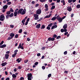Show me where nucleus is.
Returning <instances> with one entry per match:
<instances>
[{
	"instance_id": "4",
	"label": "nucleus",
	"mask_w": 80,
	"mask_h": 80,
	"mask_svg": "<svg viewBox=\"0 0 80 80\" xmlns=\"http://www.w3.org/2000/svg\"><path fill=\"white\" fill-rule=\"evenodd\" d=\"M42 12V10L41 9H38V10L36 11V13L37 14H38V15H40V14H41V13Z\"/></svg>"
},
{
	"instance_id": "31",
	"label": "nucleus",
	"mask_w": 80,
	"mask_h": 80,
	"mask_svg": "<svg viewBox=\"0 0 80 80\" xmlns=\"http://www.w3.org/2000/svg\"><path fill=\"white\" fill-rule=\"evenodd\" d=\"M22 31H23L22 29H20L19 30L18 33H22Z\"/></svg>"
},
{
	"instance_id": "47",
	"label": "nucleus",
	"mask_w": 80,
	"mask_h": 80,
	"mask_svg": "<svg viewBox=\"0 0 80 80\" xmlns=\"http://www.w3.org/2000/svg\"><path fill=\"white\" fill-rule=\"evenodd\" d=\"M24 80V78L23 77H21L20 78V79H19L18 80Z\"/></svg>"
},
{
	"instance_id": "28",
	"label": "nucleus",
	"mask_w": 80,
	"mask_h": 80,
	"mask_svg": "<svg viewBox=\"0 0 80 80\" xmlns=\"http://www.w3.org/2000/svg\"><path fill=\"white\" fill-rule=\"evenodd\" d=\"M12 76V78H17V76H16V75L15 74H13Z\"/></svg>"
},
{
	"instance_id": "48",
	"label": "nucleus",
	"mask_w": 80,
	"mask_h": 80,
	"mask_svg": "<svg viewBox=\"0 0 80 80\" xmlns=\"http://www.w3.org/2000/svg\"><path fill=\"white\" fill-rule=\"evenodd\" d=\"M11 28H13L14 27V25H11L10 26Z\"/></svg>"
},
{
	"instance_id": "11",
	"label": "nucleus",
	"mask_w": 80,
	"mask_h": 80,
	"mask_svg": "<svg viewBox=\"0 0 80 80\" xmlns=\"http://www.w3.org/2000/svg\"><path fill=\"white\" fill-rule=\"evenodd\" d=\"M67 31V29H61V32H62V33H63L64 32H66Z\"/></svg>"
},
{
	"instance_id": "54",
	"label": "nucleus",
	"mask_w": 80,
	"mask_h": 80,
	"mask_svg": "<svg viewBox=\"0 0 80 80\" xmlns=\"http://www.w3.org/2000/svg\"><path fill=\"white\" fill-rule=\"evenodd\" d=\"M41 55V54H40V53H38L37 54V56L38 57H40Z\"/></svg>"
},
{
	"instance_id": "59",
	"label": "nucleus",
	"mask_w": 80,
	"mask_h": 80,
	"mask_svg": "<svg viewBox=\"0 0 80 80\" xmlns=\"http://www.w3.org/2000/svg\"><path fill=\"white\" fill-rule=\"evenodd\" d=\"M25 20L23 19L22 21V23H25Z\"/></svg>"
},
{
	"instance_id": "38",
	"label": "nucleus",
	"mask_w": 80,
	"mask_h": 80,
	"mask_svg": "<svg viewBox=\"0 0 80 80\" xmlns=\"http://www.w3.org/2000/svg\"><path fill=\"white\" fill-rule=\"evenodd\" d=\"M18 34H16L15 36V38H18Z\"/></svg>"
},
{
	"instance_id": "36",
	"label": "nucleus",
	"mask_w": 80,
	"mask_h": 80,
	"mask_svg": "<svg viewBox=\"0 0 80 80\" xmlns=\"http://www.w3.org/2000/svg\"><path fill=\"white\" fill-rule=\"evenodd\" d=\"M12 37H8L7 38V40H11V39H12Z\"/></svg>"
},
{
	"instance_id": "39",
	"label": "nucleus",
	"mask_w": 80,
	"mask_h": 80,
	"mask_svg": "<svg viewBox=\"0 0 80 80\" xmlns=\"http://www.w3.org/2000/svg\"><path fill=\"white\" fill-rule=\"evenodd\" d=\"M53 37L55 38H57V35L56 34H54L53 35Z\"/></svg>"
},
{
	"instance_id": "53",
	"label": "nucleus",
	"mask_w": 80,
	"mask_h": 80,
	"mask_svg": "<svg viewBox=\"0 0 80 80\" xmlns=\"http://www.w3.org/2000/svg\"><path fill=\"white\" fill-rule=\"evenodd\" d=\"M38 6H39V4H37L35 6V7H38Z\"/></svg>"
},
{
	"instance_id": "50",
	"label": "nucleus",
	"mask_w": 80,
	"mask_h": 80,
	"mask_svg": "<svg viewBox=\"0 0 80 80\" xmlns=\"http://www.w3.org/2000/svg\"><path fill=\"white\" fill-rule=\"evenodd\" d=\"M68 3H72V0H68Z\"/></svg>"
},
{
	"instance_id": "10",
	"label": "nucleus",
	"mask_w": 80,
	"mask_h": 80,
	"mask_svg": "<svg viewBox=\"0 0 80 80\" xmlns=\"http://www.w3.org/2000/svg\"><path fill=\"white\" fill-rule=\"evenodd\" d=\"M45 7L46 8V9H45V11H48V6L47 5V4H46L45 5Z\"/></svg>"
},
{
	"instance_id": "40",
	"label": "nucleus",
	"mask_w": 80,
	"mask_h": 80,
	"mask_svg": "<svg viewBox=\"0 0 80 80\" xmlns=\"http://www.w3.org/2000/svg\"><path fill=\"white\" fill-rule=\"evenodd\" d=\"M22 67L20 66H19L18 67V69L20 70L21 69H22Z\"/></svg>"
},
{
	"instance_id": "43",
	"label": "nucleus",
	"mask_w": 80,
	"mask_h": 80,
	"mask_svg": "<svg viewBox=\"0 0 80 80\" xmlns=\"http://www.w3.org/2000/svg\"><path fill=\"white\" fill-rule=\"evenodd\" d=\"M3 43H4V41H2L0 43V45H3Z\"/></svg>"
},
{
	"instance_id": "14",
	"label": "nucleus",
	"mask_w": 80,
	"mask_h": 80,
	"mask_svg": "<svg viewBox=\"0 0 80 80\" xmlns=\"http://www.w3.org/2000/svg\"><path fill=\"white\" fill-rule=\"evenodd\" d=\"M5 58L6 59H8L9 57V54H6L5 55Z\"/></svg>"
},
{
	"instance_id": "33",
	"label": "nucleus",
	"mask_w": 80,
	"mask_h": 80,
	"mask_svg": "<svg viewBox=\"0 0 80 80\" xmlns=\"http://www.w3.org/2000/svg\"><path fill=\"white\" fill-rule=\"evenodd\" d=\"M77 8H80V4H78L76 6Z\"/></svg>"
},
{
	"instance_id": "51",
	"label": "nucleus",
	"mask_w": 80,
	"mask_h": 80,
	"mask_svg": "<svg viewBox=\"0 0 80 80\" xmlns=\"http://www.w3.org/2000/svg\"><path fill=\"white\" fill-rule=\"evenodd\" d=\"M27 40L28 42H29V41H30V38L28 37L27 38Z\"/></svg>"
},
{
	"instance_id": "9",
	"label": "nucleus",
	"mask_w": 80,
	"mask_h": 80,
	"mask_svg": "<svg viewBox=\"0 0 80 80\" xmlns=\"http://www.w3.org/2000/svg\"><path fill=\"white\" fill-rule=\"evenodd\" d=\"M27 77L28 78H31V79H33V77H32V74L30 73L28 74Z\"/></svg>"
},
{
	"instance_id": "7",
	"label": "nucleus",
	"mask_w": 80,
	"mask_h": 80,
	"mask_svg": "<svg viewBox=\"0 0 80 80\" xmlns=\"http://www.w3.org/2000/svg\"><path fill=\"white\" fill-rule=\"evenodd\" d=\"M26 9L24 8L21 12V15H25L26 13Z\"/></svg>"
},
{
	"instance_id": "44",
	"label": "nucleus",
	"mask_w": 80,
	"mask_h": 80,
	"mask_svg": "<svg viewBox=\"0 0 80 80\" xmlns=\"http://www.w3.org/2000/svg\"><path fill=\"white\" fill-rule=\"evenodd\" d=\"M60 38H61L60 36H59L57 37L56 38L57 39H60Z\"/></svg>"
},
{
	"instance_id": "19",
	"label": "nucleus",
	"mask_w": 80,
	"mask_h": 80,
	"mask_svg": "<svg viewBox=\"0 0 80 80\" xmlns=\"http://www.w3.org/2000/svg\"><path fill=\"white\" fill-rule=\"evenodd\" d=\"M7 62H5L4 63H2L1 64L2 66V67H4V66H5L6 65H7Z\"/></svg>"
},
{
	"instance_id": "49",
	"label": "nucleus",
	"mask_w": 80,
	"mask_h": 80,
	"mask_svg": "<svg viewBox=\"0 0 80 80\" xmlns=\"http://www.w3.org/2000/svg\"><path fill=\"white\" fill-rule=\"evenodd\" d=\"M48 41H52L51 38V37L49 38L48 39Z\"/></svg>"
},
{
	"instance_id": "20",
	"label": "nucleus",
	"mask_w": 80,
	"mask_h": 80,
	"mask_svg": "<svg viewBox=\"0 0 80 80\" xmlns=\"http://www.w3.org/2000/svg\"><path fill=\"white\" fill-rule=\"evenodd\" d=\"M8 8V6L7 5H5L3 7V9H7Z\"/></svg>"
},
{
	"instance_id": "25",
	"label": "nucleus",
	"mask_w": 80,
	"mask_h": 80,
	"mask_svg": "<svg viewBox=\"0 0 80 80\" xmlns=\"http://www.w3.org/2000/svg\"><path fill=\"white\" fill-rule=\"evenodd\" d=\"M56 19H57V17H55L52 18L51 19V20H52V21H54V20H56Z\"/></svg>"
},
{
	"instance_id": "12",
	"label": "nucleus",
	"mask_w": 80,
	"mask_h": 80,
	"mask_svg": "<svg viewBox=\"0 0 80 80\" xmlns=\"http://www.w3.org/2000/svg\"><path fill=\"white\" fill-rule=\"evenodd\" d=\"M41 26V24H38L36 26V28H40Z\"/></svg>"
},
{
	"instance_id": "15",
	"label": "nucleus",
	"mask_w": 80,
	"mask_h": 80,
	"mask_svg": "<svg viewBox=\"0 0 80 80\" xmlns=\"http://www.w3.org/2000/svg\"><path fill=\"white\" fill-rule=\"evenodd\" d=\"M63 29H67V24H65L63 26Z\"/></svg>"
},
{
	"instance_id": "6",
	"label": "nucleus",
	"mask_w": 80,
	"mask_h": 80,
	"mask_svg": "<svg viewBox=\"0 0 80 80\" xmlns=\"http://www.w3.org/2000/svg\"><path fill=\"white\" fill-rule=\"evenodd\" d=\"M18 48H21V49H22V50H23L24 49V48H23V47L22 46V44L20 43L19 45V46L18 47Z\"/></svg>"
},
{
	"instance_id": "24",
	"label": "nucleus",
	"mask_w": 80,
	"mask_h": 80,
	"mask_svg": "<svg viewBox=\"0 0 80 80\" xmlns=\"http://www.w3.org/2000/svg\"><path fill=\"white\" fill-rule=\"evenodd\" d=\"M14 17H17V14H18V12H17L16 11L14 13Z\"/></svg>"
},
{
	"instance_id": "22",
	"label": "nucleus",
	"mask_w": 80,
	"mask_h": 80,
	"mask_svg": "<svg viewBox=\"0 0 80 80\" xmlns=\"http://www.w3.org/2000/svg\"><path fill=\"white\" fill-rule=\"evenodd\" d=\"M45 28V25L43 24L41 27V29H44Z\"/></svg>"
},
{
	"instance_id": "21",
	"label": "nucleus",
	"mask_w": 80,
	"mask_h": 80,
	"mask_svg": "<svg viewBox=\"0 0 80 80\" xmlns=\"http://www.w3.org/2000/svg\"><path fill=\"white\" fill-rule=\"evenodd\" d=\"M21 60H22V58H18L17 59L16 61L18 62V63H20Z\"/></svg>"
},
{
	"instance_id": "45",
	"label": "nucleus",
	"mask_w": 80,
	"mask_h": 80,
	"mask_svg": "<svg viewBox=\"0 0 80 80\" xmlns=\"http://www.w3.org/2000/svg\"><path fill=\"white\" fill-rule=\"evenodd\" d=\"M42 20V18H41L39 20H38L37 22H40Z\"/></svg>"
},
{
	"instance_id": "58",
	"label": "nucleus",
	"mask_w": 80,
	"mask_h": 80,
	"mask_svg": "<svg viewBox=\"0 0 80 80\" xmlns=\"http://www.w3.org/2000/svg\"><path fill=\"white\" fill-rule=\"evenodd\" d=\"M42 68L43 70H45V67L44 66H42Z\"/></svg>"
},
{
	"instance_id": "57",
	"label": "nucleus",
	"mask_w": 80,
	"mask_h": 80,
	"mask_svg": "<svg viewBox=\"0 0 80 80\" xmlns=\"http://www.w3.org/2000/svg\"><path fill=\"white\" fill-rule=\"evenodd\" d=\"M55 38H51V41H54L55 40Z\"/></svg>"
},
{
	"instance_id": "8",
	"label": "nucleus",
	"mask_w": 80,
	"mask_h": 80,
	"mask_svg": "<svg viewBox=\"0 0 80 80\" xmlns=\"http://www.w3.org/2000/svg\"><path fill=\"white\" fill-rule=\"evenodd\" d=\"M67 10L69 11V12H71L72 10V7H68L67 8Z\"/></svg>"
},
{
	"instance_id": "16",
	"label": "nucleus",
	"mask_w": 80,
	"mask_h": 80,
	"mask_svg": "<svg viewBox=\"0 0 80 80\" xmlns=\"http://www.w3.org/2000/svg\"><path fill=\"white\" fill-rule=\"evenodd\" d=\"M57 27V25H54L51 28V30L53 29V28H56Z\"/></svg>"
},
{
	"instance_id": "37",
	"label": "nucleus",
	"mask_w": 80,
	"mask_h": 80,
	"mask_svg": "<svg viewBox=\"0 0 80 80\" xmlns=\"http://www.w3.org/2000/svg\"><path fill=\"white\" fill-rule=\"evenodd\" d=\"M8 18H9V15H7L6 16V19H8Z\"/></svg>"
},
{
	"instance_id": "23",
	"label": "nucleus",
	"mask_w": 80,
	"mask_h": 80,
	"mask_svg": "<svg viewBox=\"0 0 80 80\" xmlns=\"http://www.w3.org/2000/svg\"><path fill=\"white\" fill-rule=\"evenodd\" d=\"M61 3H63V5H65V0H61Z\"/></svg>"
},
{
	"instance_id": "18",
	"label": "nucleus",
	"mask_w": 80,
	"mask_h": 80,
	"mask_svg": "<svg viewBox=\"0 0 80 80\" xmlns=\"http://www.w3.org/2000/svg\"><path fill=\"white\" fill-rule=\"evenodd\" d=\"M52 15V14H50L48 16H46L44 18H50V17H51Z\"/></svg>"
},
{
	"instance_id": "56",
	"label": "nucleus",
	"mask_w": 80,
	"mask_h": 80,
	"mask_svg": "<svg viewBox=\"0 0 80 80\" xmlns=\"http://www.w3.org/2000/svg\"><path fill=\"white\" fill-rule=\"evenodd\" d=\"M51 76H52V74H49L48 75V78H50V77H51Z\"/></svg>"
},
{
	"instance_id": "55",
	"label": "nucleus",
	"mask_w": 80,
	"mask_h": 80,
	"mask_svg": "<svg viewBox=\"0 0 80 80\" xmlns=\"http://www.w3.org/2000/svg\"><path fill=\"white\" fill-rule=\"evenodd\" d=\"M38 64V62H36L35 63L34 65H37Z\"/></svg>"
},
{
	"instance_id": "52",
	"label": "nucleus",
	"mask_w": 80,
	"mask_h": 80,
	"mask_svg": "<svg viewBox=\"0 0 80 80\" xmlns=\"http://www.w3.org/2000/svg\"><path fill=\"white\" fill-rule=\"evenodd\" d=\"M28 62V60H26L24 61V63H27V62Z\"/></svg>"
},
{
	"instance_id": "41",
	"label": "nucleus",
	"mask_w": 80,
	"mask_h": 80,
	"mask_svg": "<svg viewBox=\"0 0 80 80\" xmlns=\"http://www.w3.org/2000/svg\"><path fill=\"white\" fill-rule=\"evenodd\" d=\"M11 3H12V2H7V5H10L11 4Z\"/></svg>"
},
{
	"instance_id": "13",
	"label": "nucleus",
	"mask_w": 80,
	"mask_h": 80,
	"mask_svg": "<svg viewBox=\"0 0 80 80\" xmlns=\"http://www.w3.org/2000/svg\"><path fill=\"white\" fill-rule=\"evenodd\" d=\"M7 47V45L6 44H3L2 46L0 45V48H5V47Z\"/></svg>"
},
{
	"instance_id": "27",
	"label": "nucleus",
	"mask_w": 80,
	"mask_h": 80,
	"mask_svg": "<svg viewBox=\"0 0 80 80\" xmlns=\"http://www.w3.org/2000/svg\"><path fill=\"white\" fill-rule=\"evenodd\" d=\"M18 52V50L17 49H16L14 51V53L17 55V52Z\"/></svg>"
},
{
	"instance_id": "62",
	"label": "nucleus",
	"mask_w": 80,
	"mask_h": 80,
	"mask_svg": "<svg viewBox=\"0 0 80 80\" xmlns=\"http://www.w3.org/2000/svg\"><path fill=\"white\" fill-rule=\"evenodd\" d=\"M5 11H6V9H4L2 10V13H4V12H5Z\"/></svg>"
},
{
	"instance_id": "2",
	"label": "nucleus",
	"mask_w": 80,
	"mask_h": 80,
	"mask_svg": "<svg viewBox=\"0 0 80 80\" xmlns=\"http://www.w3.org/2000/svg\"><path fill=\"white\" fill-rule=\"evenodd\" d=\"M33 16L34 17H35L34 19V20H38L39 19V18H38V15L34 14H33Z\"/></svg>"
},
{
	"instance_id": "46",
	"label": "nucleus",
	"mask_w": 80,
	"mask_h": 80,
	"mask_svg": "<svg viewBox=\"0 0 80 80\" xmlns=\"http://www.w3.org/2000/svg\"><path fill=\"white\" fill-rule=\"evenodd\" d=\"M17 55V54H15L14 53V54H13L12 55V57H15L16 56V55Z\"/></svg>"
},
{
	"instance_id": "63",
	"label": "nucleus",
	"mask_w": 80,
	"mask_h": 80,
	"mask_svg": "<svg viewBox=\"0 0 80 80\" xmlns=\"http://www.w3.org/2000/svg\"><path fill=\"white\" fill-rule=\"evenodd\" d=\"M65 32L64 33V35H67V34H68V32Z\"/></svg>"
},
{
	"instance_id": "42",
	"label": "nucleus",
	"mask_w": 80,
	"mask_h": 80,
	"mask_svg": "<svg viewBox=\"0 0 80 80\" xmlns=\"http://www.w3.org/2000/svg\"><path fill=\"white\" fill-rule=\"evenodd\" d=\"M47 29L48 30H50V27L49 26H48L47 27Z\"/></svg>"
},
{
	"instance_id": "61",
	"label": "nucleus",
	"mask_w": 80,
	"mask_h": 80,
	"mask_svg": "<svg viewBox=\"0 0 80 80\" xmlns=\"http://www.w3.org/2000/svg\"><path fill=\"white\" fill-rule=\"evenodd\" d=\"M64 55H67V51H65L64 52Z\"/></svg>"
},
{
	"instance_id": "34",
	"label": "nucleus",
	"mask_w": 80,
	"mask_h": 80,
	"mask_svg": "<svg viewBox=\"0 0 80 80\" xmlns=\"http://www.w3.org/2000/svg\"><path fill=\"white\" fill-rule=\"evenodd\" d=\"M10 11V12H13V10L12 9V8H10V10L9 11Z\"/></svg>"
},
{
	"instance_id": "26",
	"label": "nucleus",
	"mask_w": 80,
	"mask_h": 80,
	"mask_svg": "<svg viewBox=\"0 0 80 80\" xmlns=\"http://www.w3.org/2000/svg\"><path fill=\"white\" fill-rule=\"evenodd\" d=\"M9 15V17H10V18L12 17H13V13H12L11 14Z\"/></svg>"
},
{
	"instance_id": "60",
	"label": "nucleus",
	"mask_w": 80,
	"mask_h": 80,
	"mask_svg": "<svg viewBox=\"0 0 80 80\" xmlns=\"http://www.w3.org/2000/svg\"><path fill=\"white\" fill-rule=\"evenodd\" d=\"M6 54H9L10 53V51H7V52H6Z\"/></svg>"
},
{
	"instance_id": "35",
	"label": "nucleus",
	"mask_w": 80,
	"mask_h": 80,
	"mask_svg": "<svg viewBox=\"0 0 80 80\" xmlns=\"http://www.w3.org/2000/svg\"><path fill=\"white\" fill-rule=\"evenodd\" d=\"M40 2L43 3V2H45V0H39Z\"/></svg>"
},
{
	"instance_id": "30",
	"label": "nucleus",
	"mask_w": 80,
	"mask_h": 80,
	"mask_svg": "<svg viewBox=\"0 0 80 80\" xmlns=\"http://www.w3.org/2000/svg\"><path fill=\"white\" fill-rule=\"evenodd\" d=\"M11 13V12L10 11H7L6 12V14L7 15H10Z\"/></svg>"
},
{
	"instance_id": "5",
	"label": "nucleus",
	"mask_w": 80,
	"mask_h": 80,
	"mask_svg": "<svg viewBox=\"0 0 80 80\" xmlns=\"http://www.w3.org/2000/svg\"><path fill=\"white\" fill-rule=\"evenodd\" d=\"M23 10V8H21L20 9H19V10L18 11H17L18 13V14H21L22 13V11Z\"/></svg>"
},
{
	"instance_id": "17",
	"label": "nucleus",
	"mask_w": 80,
	"mask_h": 80,
	"mask_svg": "<svg viewBox=\"0 0 80 80\" xmlns=\"http://www.w3.org/2000/svg\"><path fill=\"white\" fill-rule=\"evenodd\" d=\"M10 37H12V38H13V37L15 36V34L14 33L12 32L10 33Z\"/></svg>"
},
{
	"instance_id": "29",
	"label": "nucleus",
	"mask_w": 80,
	"mask_h": 80,
	"mask_svg": "<svg viewBox=\"0 0 80 80\" xmlns=\"http://www.w3.org/2000/svg\"><path fill=\"white\" fill-rule=\"evenodd\" d=\"M55 6H52L51 8V10H53V9H55Z\"/></svg>"
},
{
	"instance_id": "64",
	"label": "nucleus",
	"mask_w": 80,
	"mask_h": 80,
	"mask_svg": "<svg viewBox=\"0 0 80 80\" xmlns=\"http://www.w3.org/2000/svg\"><path fill=\"white\" fill-rule=\"evenodd\" d=\"M28 80H32V78H28Z\"/></svg>"
},
{
	"instance_id": "1",
	"label": "nucleus",
	"mask_w": 80,
	"mask_h": 80,
	"mask_svg": "<svg viewBox=\"0 0 80 80\" xmlns=\"http://www.w3.org/2000/svg\"><path fill=\"white\" fill-rule=\"evenodd\" d=\"M5 20V16L3 14L1 15L0 16V21H3Z\"/></svg>"
},
{
	"instance_id": "32",
	"label": "nucleus",
	"mask_w": 80,
	"mask_h": 80,
	"mask_svg": "<svg viewBox=\"0 0 80 80\" xmlns=\"http://www.w3.org/2000/svg\"><path fill=\"white\" fill-rule=\"evenodd\" d=\"M52 25H53V23H51L49 24L48 25V27H51Z\"/></svg>"
},
{
	"instance_id": "3",
	"label": "nucleus",
	"mask_w": 80,
	"mask_h": 80,
	"mask_svg": "<svg viewBox=\"0 0 80 80\" xmlns=\"http://www.w3.org/2000/svg\"><path fill=\"white\" fill-rule=\"evenodd\" d=\"M57 19L58 20L59 23L62 22V20H63L62 18H59L58 17V16L57 17Z\"/></svg>"
}]
</instances>
